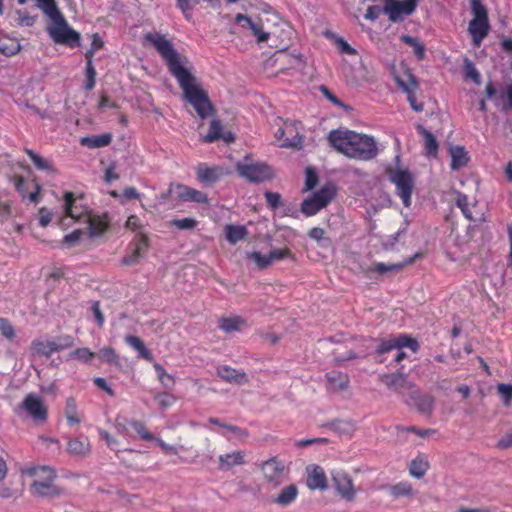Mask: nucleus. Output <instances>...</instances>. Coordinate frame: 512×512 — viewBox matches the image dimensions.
<instances>
[{
    "instance_id": "f257e3e1",
    "label": "nucleus",
    "mask_w": 512,
    "mask_h": 512,
    "mask_svg": "<svg viewBox=\"0 0 512 512\" xmlns=\"http://www.w3.org/2000/svg\"><path fill=\"white\" fill-rule=\"evenodd\" d=\"M144 39L149 42L165 62L169 73L176 79L183 95L201 119L214 113L208 92L193 74L189 59L174 48L173 43L161 33H147Z\"/></svg>"
},
{
    "instance_id": "f03ea898",
    "label": "nucleus",
    "mask_w": 512,
    "mask_h": 512,
    "mask_svg": "<svg viewBox=\"0 0 512 512\" xmlns=\"http://www.w3.org/2000/svg\"><path fill=\"white\" fill-rule=\"evenodd\" d=\"M328 141L335 150L352 159L369 161L378 154L373 137L348 129L330 131Z\"/></svg>"
},
{
    "instance_id": "7ed1b4c3",
    "label": "nucleus",
    "mask_w": 512,
    "mask_h": 512,
    "mask_svg": "<svg viewBox=\"0 0 512 512\" xmlns=\"http://www.w3.org/2000/svg\"><path fill=\"white\" fill-rule=\"evenodd\" d=\"M44 14L52 21L48 27V33L57 44L66 45L70 48H76L80 45V34L70 28L59 11L55 0H42Z\"/></svg>"
},
{
    "instance_id": "20e7f679",
    "label": "nucleus",
    "mask_w": 512,
    "mask_h": 512,
    "mask_svg": "<svg viewBox=\"0 0 512 512\" xmlns=\"http://www.w3.org/2000/svg\"><path fill=\"white\" fill-rule=\"evenodd\" d=\"M470 7L473 18L469 22L468 32L473 46L479 47L490 30L488 10L483 4V0H470Z\"/></svg>"
},
{
    "instance_id": "39448f33",
    "label": "nucleus",
    "mask_w": 512,
    "mask_h": 512,
    "mask_svg": "<svg viewBox=\"0 0 512 512\" xmlns=\"http://www.w3.org/2000/svg\"><path fill=\"white\" fill-rule=\"evenodd\" d=\"M385 173L391 183L396 186V194L405 207H410L414 189V179L407 169L387 167Z\"/></svg>"
},
{
    "instance_id": "423d86ee",
    "label": "nucleus",
    "mask_w": 512,
    "mask_h": 512,
    "mask_svg": "<svg viewBox=\"0 0 512 512\" xmlns=\"http://www.w3.org/2000/svg\"><path fill=\"white\" fill-rule=\"evenodd\" d=\"M336 196V187L333 183H327L318 191L301 203V212L307 216L316 215L321 209L325 208Z\"/></svg>"
},
{
    "instance_id": "0eeeda50",
    "label": "nucleus",
    "mask_w": 512,
    "mask_h": 512,
    "mask_svg": "<svg viewBox=\"0 0 512 512\" xmlns=\"http://www.w3.org/2000/svg\"><path fill=\"white\" fill-rule=\"evenodd\" d=\"M236 171L242 178L251 183H262L274 178L272 168L263 162H238Z\"/></svg>"
},
{
    "instance_id": "6e6552de",
    "label": "nucleus",
    "mask_w": 512,
    "mask_h": 512,
    "mask_svg": "<svg viewBox=\"0 0 512 512\" xmlns=\"http://www.w3.org/2000/svg\"><path fill=\"white\" fill-rule=\"evenodd\" d=\"M150 247L149 237L144 232L135 234L133 241L129 244L131 252L127 253L120 260L122 266H133L139 263L140 259L148 252Z\"/></svg>"
},
{
    "instance_id": "1a4fd4ad",
    "label": "nucleus",
    "mask_w": 512,
    "mask_h": 512,
    "mask_svg": "<svg viewBox=\"0 0 512 512\" xmlns=\"http://www.w3.org/2000/svg\"><path fill=\"white\" fill-rule=\"evenodd\" d=\"M274 136L281 142V147L301 149L303 146L304 136L298 132L296 122H284V126L280 127Z\"/></svg>"
},
{
    "instance_id": "9d476101",
    "label": "nucleus",
    "mask_w": 512,
    "mask_h": 512,
    "mask_svg": "<svg viewBox=\"0 0 512 512\" xmlns=\"http://www.w3.org/2000/svg\"><path fill=\"white\" fill-rule=\"evenodd\" d=\"M418 0H384L383 12L389 20L396 22L403 16L411 15L417 8Z\"/></svg>"
},
{
    "instance_id": "9b49d317",
    "label": "nucleus",
    "mask_w": 512,
    "mask_h": 512,
    "mask_svg": "<svg viewBox=\"0 0 512 512\" xmlns=\"http://www.w3.org/2000/svg\"><path fill=\"white\" fill-rule=\"evenodd\" d=\"M19 407L37 423H44L48 418V408L42 398L36 394L26 395Z\"/></svg>"
},
{
    "instance_id": "f8f14e48",
    "label": "nucleus",
    "mask_w": 512,
    "mask_h": 512,
    "mask_svg": "<svg viewBox=\"0 0 512 512\" xmlns=\"http://www.w3.org/2000/svg\"><path fill=\"white\" fill-rule=\"evenodd\" d=\"M197 180L205 186H213L230 174V171L219 165L209 166L206 163H199L195 167Z\"/></svg>"
},
{
    "instance_id": "ddd939ff",
    "label": "nucleus",
    "mask_w": 512,
    "mask_h": 512,
    "mask_svg": "<svg viewBox=\"0 0 512 512\" xmlns=\"http://www.w3.org/2000/svg\"><path fill=\"white\" fill-rule=\"evenodd\" d=\"M409 348L413 352H417L419 349V344L415 338H412L408 335L401 334L397 337H390L389 339L382 340L378 345L376 352L377 354H385L392 350H401L403 348Z\"/></svg>"
},
{
    "instance_id": "4468645a",
    "label": "nucleus",
    "mask_w": 512,
    "mask_h": 512,
    "mask_svg": "<svg viewBox=\"0 0 512 512\" xmlns=\"http://www.w3.org/2000/svg\"><path fill=\"white\" fill-rule=\"evenodd\" d=\"M64 213L67 217H70L74 220L81 221L85 219L89 210L88 207L77 204L78 201L83 200V195L80 194L78 197L75 196L73 192H65L64 193Z\"/></svg>"
},
{
    "instance_id": "2eb2a0df",
    "label": "nucleus",
    "mask_w": 512,
    "mask_h": 512,
    "mask_svg": "<svg viewBox=\"0 0 512 512\" xmlns=\"http://www.w3.org/2000/svg\"><path fill=\"white\" fill-rule=\"evenodd\" d=\"M260 469L266 480L283 478L287 475L288 467L278 457H271L260 465Z\"/></svg>"
},
{
    "instance_id": "dca6fc26",
    "label": "nucleus",
    "mask_w": 512,
    "mask_h": 512,
    "mask_svg": "<svg viewBox=\"0 0 512 512\" xmlns=\"http://www.w3.org/2000/svg\"><path fill=\"white\" fill-rule=\"evenodd\" d=\"M380 381L399 394L413 387V384L407 380V376L403 373L383 374L380 376Z\"/></svg>"
},
{
    "instance_id": "f3484780",
    "label": "nucleus",
    "mask_w": 512,
    "mask_h": 512,
    "mask_svg": "<svg viewBox=\"0 0 512 512\" xmlns=\"http://www.w3.org/2000/svg\"><path fill=\"white\" fill-rule=\"evenodd\" d=\"M177 198L184 202H195L201 204L208 203V196L195 188L187 186L185 184L176 185Z\"/></svg>"
},
{
    "instance_id": "a211bd4d",
    "label": "nucleus",
    "mask_w": 512,
    "mask_h": 512,
    "mask_svg": "<svg viewBox=\"0 0 512 512\" xmlns=\"http://www.w3.org/2000/svg\"><path fill=\"white\" fill-rule=\"evenodd\" d=\"M29 491L33 496L42 498H54L63 493V489L54 482H32Z\"/></svg>"
},
{
    "instance_id": "6ab92c4d",
    "label": "nucleus",
    "mask_w": 512,
    "mask_h": 512,
    "mask_svg": "<svg viewBox=\"0 0 512 512\" xmlns=\"http://www.w3.org/2000/svg\"><path fill=\"white\" fill-rule=\"evenodd\" d=\"M410 401L416 409L426 415H431L434 409L435 399L430 394H423L420 391H412L410 393Z\"/></svg>"
},
{
    "instance_id": "aec40b11",
    "label": "nucleus",
    "mask_w": 512,
    "mask_h": 512,
    "mask_svg": "<svg viewBox=\"0 0 512 512\" xmlns=\"http://www.w3.org/2000/svg\"><path fill=\"white\" fill-rule=\"evenodd\" d=\"M246 453L242 450L233 451L219 456L218 468L223 471L245 464Z\"/></svg>"
},
{
    "instance_id": "412c9836",
    "label": "nucleus",
    "mask_w": 512,
    "mask_h": 512,
    "mask_svg": "<svg viewBox=\"0 0 512 512\" xmlns=\"http://www.w3.org/2000/svg\"><path fill=\"white\" fill-rule=\"evenodd\" d=\"M217 375L228 383L246 384L249 382L245 372L238 371L228 365L219 366L217 368Z\"/></svg>"
},
{
    "instance_id": "4be33fe9",
    "label": "nucleus",
    "mask_w": 512,
    "mask_h": 512,
    "mask_svg": "<svg viewBox=\"0 0 512 512\" xmlns=\"http://www.w3.org/2000/svg\"><path fill=\"white\" fill-rule=\"evenodd\" d=\"M88 223L89 233L91 236H100L109 228V218L107 214L90 215L85 218Z\"/></svg>"
},
{
    "instance_id": "5701e85b",
    "label": "nucleus",
    "mask_w": 512,
    "mask_h": 512,
    "mask_svg": "<svg viewBox=\"0 0 512 512\" xmlns=\"http://www.w3.org/2000/svg\"><path fill=\"white\" fill-rule=\"evenodd\" d=\"M23 477L38 478V480H54L55 471L49 466H25L21 468Z\"/></svg>"
},
{
    "instance_id": "b1692460",
    "label": "nucleus",
    "mask_w": 512,
    "mask_h": 512,
    "mask_svg": "<svg viewBox=\"0 0 512 512\" xmlns=\"http://www.w3.org/2000/svg\"><path fill=\"white\" fill-rule=\"evenodd\" d=\"M247 326V322L241 316L222 317L218 321V327L225 333L240 331Z\"/></svg>"
},
{
    "instance_id": "393cba45",
    "label": "nucleus",
    "mask_w": 512,
    "mask_h": 512,
    "mask_svg": "<svg viewBox=\"0 0 512 512\" xmlns=\"http://www.w3.org/2000/svg\"><path fill=\"white\" fill-rule=\"evenodd\" d=\"M328 388L332 391H342L347 389L349 385V377L342 372H330L325 375Z\"/></svg>"
},
{
    "instance_id": "a878e982",
    "label": "nucleus",
    "mask_w": 512,
    "mask_h": 512,
    "mask_svg": "<svg viewBox=\"0 0 512 512\" xmlns=\"http://www.w3.org/2000/svg\"><path fill=\"white\" fill-rule=\"evenodd\" d=\"M225 236L231 245H235L247 238L248 230L244 225L228 224L225 226Z\"/></svg>"
},
{
    "instance_id": "bb28decb",
    "label": "nucleus",
    "mask_w": 512,
    "mask_h": 512,
    "mask_svg": "<svg viewBox=\"0 0 512 512\" xmlns=\"http://www.w3.org/2000/svg\"><path fill=\"white\" fill-rule=\"evenodd\" d=\"M24 151L28 155V157L30 158V160L32 161L33 165L35 166V168L37 170L45 171L50 174L56 173V169L54 168L51 161L41 157L40 155L35 153L32 149L25 148Z\"/></svg>"
},
{
    "instance_id": "cd10ccee",
    "label": "nucleus",
    "mask_w": 512,
    "mask_h": 512,
    "mask_svg": "<svg viewBox=\"0 0 512 512\" xmlns=\"http://www.w3.org/2000/svg\"><path fill=\"white\" fill-rule=\"evenodd\" d=\"M113 136L111 133H103L91 137H84L81 139V144L91 149L102 148L110 145Z\"/></svg>"
},
{
    "instance_id": "c85d7f7f",
    "label": "nucleus",
    "mask_w": 512,
    "mask_h": 512,
    "mask_svg": "<svg viewBox=\"0 0 512 512\" xmlns=\"http://www.w3.org/2000/svg\"><path fill=\"white\" fill-rule=\"evenodd\" d=\"M420 254H415L413 257L407 258L405 261L396 264H385L382 262L376 263L371 270L378 274H385L387 272L398 271L406 265L412 264L416 258L420 257Z\"/></svg>"
},
{
    "instance_id": "c756f323",
    "label": "nucleus",
    "mask_w": 512,
    "mask_h": 512,
    "mask_svg": "<svg viewBox=\"0 0 512 512\" xmlns=\"http://www.w3.org/2000/svg\"><path fill=\"white\" fill-rule=\"evenodd\" d=\"M21 50L20 42L17 38L10 36L0 37V53L11 57L16 55Z\"/></svg>"
},
{
    "instance_id": "7c9ffc66",
    "label": "nucleus",
    "mask_w": 512,
    "mask_h": 512,
    "mask_svg": "<svg viewBox=\"0 0 512 512\" xmlns=\"http://www.w3.org/2000/svg\"><path fill=\"white\" fill-rule=\"evenodd\" d=\"M451 169L459 170L464 167L468 161V153L463 146H455L450 149Z\"/></svg>"
},
{
    "instance_id": "2f4dec72",
    "label": "nucleus",
    "mask_w": 512,
    "mask_h": 512,
    "mask_svg": "<svg viewBox=\"0 0 512 512\" xmlns=\"http://www.w3.org/2000/svg\"><path fill=\"white\" fill-rule=\"evenodd\" d=\"M125 342L134 350H136L139 353V356L146 361H153V355L148 350L144 344V342L138 337L134 335H127L125 337Z\"/></svg>"
},
{
    "instance_id": "473e14b6",
    "label": "nucleus",
    "mask_w": 512,
    "mask_h": 512,
    "mask_svg": "<svg viewBox=\"0 0 512 512\" xmlns=\"http://www.w3.org/2000/svg\"><path fill=\"white\" fill-rule=\"evenodd\" d=\"M298 495V489L294 484L285 487L279 495L273 498V502L280 506H288L293 503Z\"/></svg>"
},
{
    "instance_id": "72a5a7b5",
    "label": "nucleus",
    "mask_w": 512,
    "mask_h": 512,
    "mask_svg": "<svg viewBox=\"0 0 512 512\" xmlns=\"http://www.w3.org/2000/svg\"><path fill=\"white\" fill-rule=\"evenodd\" d=\"M417 131L424 138V148L427 155H436L438 152V142L435 136L422 125L417 126Z\"/></svg>"
},
{
    "instance_id": "f704fd0d",
    "label": "nucleus",
    "mask_w": 512,
    "mask_h": 512,
    "mask_svg": "<svg viewBox=\"0 0 512 512\" xmlns=\"http://www.w3.org/2000/svg\"><path fill=\"white\" fill-rule=\"evenodd\" d=\"M429 468V463L425 456H417L409 464V472L412 477L421 478Z\"/></svg>"
},
{
    "instance_id": "c9c22d12",
    "label": "nucleus",
    "mask_w": 512,
    "mask_h": 512,
    "mask_svg": "<svg viewBox=\"0 0 512 512\" xmlns=\"http://www.w3.org/2000/svg\"><path fill=\"white\" fill-rule=\"evenodd\" d=\"M32 350L34 353L46 357H50L53 353L57 352L55 341H40L36 340L32 342Z\"/></svg>"
},
{
    "instance_id": "e433bc0d",
    "label": "nucleus",
    "mask_w": 512,
    "mask_h": 512,
    "mask_svg": "<svg viewBox=\"0 0 512 512\" xmlns=\"http://www.w3.org/2000/svg\"><path fill=\"white\" fill-rule=\"evenodd\" d=\"M67 450L73 455L85 456L90 452V445L87 440L74 438L68 441Z\"/></svg>"
},
{
    "instance_id": "4c0bfd02",
    "label": "nucleus",
    "mask_w": 512,
    "mask_h": 512,
    "mask_svg": "<svg viewBox=\"0 0 512 512\" xmlns=\"http://www.w3.org/2000/svg\"><path fill=\"white\" fill-rule=\"evenodd\" d=\"M65 416L70 426L81 423V417L78 414L77 404L73 397L66 399Z\"/></svg>"
},
{
    "instance_id": "58836bf2",
    "label": "nucleus",
    "mask_w": 512,
    "mask_h": 512,
    "mask_svg": "<svg viewBox=\"0 0 512 512\" xmlns=\"http://www.w3.org/2000/svg\"><path fill=\"white\" fill-rule=\"evenodd\" d=\"M400 40L404 44L413 48L414 54L418 60H423L425 58V46L418 38L410 35H402Z\"/></svg>"
},
{
    "instance_id": "ea45409f",
    "label": "nucleus",
    "mask_w": 512,
    "mask_h": 512,
    "mask_svg": "<svg viewBox=\"0 0 512 512\" xmlns=\"http://www.w3.org/2000/svg\"><path fill=\"white\" fill-rule=\"evenodd\" d=\"M98 358L110 365L121 366L120 357L112 347H103L97 353Z\"/></svg>"
},
{
    "instance_id": "a19ab883",
    "label": "nucleus",
    "mask_w": 512,
    "mask_h": 512,
    "mask_svg": "<svg viewBox=\"0 0 512 512\" xmlns=\"http://www.w3.org/2000/svg\"><path fill=\"white\" fill-rule=\"evenodd\" d=\"M397 85L407 94L410 92H415V90L418 88V83L416 81V78L410 73L406 72L404 74V77L397 76L395 78Z\"/></svg>"
},
{
    "instance_id": "79ce46f5",
    "label": "nucleus",
    "mask_w": 512,
    "mask_h": 512,
    "mask_svg": "<svg viewBox=\"0 0 512 512\" xmlns=\"http://www.w3.org/2000/svg\"><path fill=\"white\" fill-rule=\"evenodd\" d=\"M129 425L134 429L138 436L145 441H154V435L148 431L145 423L140 420H130Z\"/></svg>"
},
{
    "instance_id": "37998d69",
    "label": "nucleus",
    "mask_w": 512,
    "mask_h": 512,
    "mask_svg": "<svg viewBox=\"0 0 512 512\" xmlns=\"http://www.w3.org/2000/svg\"><path fill=\"white\" fill-rule=\"evenodd\" d=\"M336 489L347 501H352L355 497L356 490L353 487V482H336Z\"/></svg>"
},
{
    "instance_id": "c03bdc74",
    "label": "nucleus",
    "mask_w": 512,
    "mask_h": 512,
    "mask_svg": "<svg viewBox=\"0 0 512 512\" xmlns=\"http://www.w3.org/2000/svg\"><path fill=\"white\" fill-rule=\"evenodd\" d=\"M222 125L219 120H212L210 123L209 131L204 136L203 141L206 143H212L218 140L221 136Z\"/></svg>"
},
{
    "instance_id": "a18cd8bd",
    "label": "nucleus",
    "mask_w": 512,
    "mask_h": 512,
    "mask_svg": "<svg viewBox=\"0 0 512 512\" xmlns=\"http://www.w3.org/2000/svg\"><path fill=\"white\" fill-rule=\"evenodd\" d=\"M464 74L466 78L471 79L475 84L481 83V76L475 65L468 58L464 60Z\"/></svg>"
},
{
    "instance_id": "49530a36",
    "label": "nucleus",
    "mask_w": 512,
    "mask_h": 512,
    "mask_svg": "<svg viewBox=\"0 0 512 512\" xmlns=\"http://www.w3.org/2000/svg\"><path fill=\"white\" fill-rule=\"evenodd\" d=\"M456 205L460 208L461 212L468 220H474L471 209L469 207L467 195L457 192Z\"/></svg>"
},
{
    "instance_id": "de8ad7c7",
    "label": "nucleus",
    "mask_w": 512,
    "mask_h": 512,
    "mask_svg": "<svg viewBox=\"0 0 512 512\" xmlns=\"http://www.w3.org/2000/svg\"><path fill=\"white\" fill-rule=\"evenodd\" d=\"M96 354L89 348H77L69 354L70 358H76L84 363H89Z\"/></svg>"
},
{
    "instance_id": "09e8293b",
    "label": "nucleus",
    "mask_w": 512,
    "mask_h": 512,
    "mask_svg": "<svg viewBox=\"0 0 512 512\" xmlns=\"http://www.w3.org/2000/svg\"><path fill=\"white\" fill-rule=\"evenodd\" d=\"M307 480H326L324 469L316 464H311L306 467Z\"/></svg>"
},
{
    "instance_id": "8fccbe9b",
    "label": "nucleus",
    "mask_w": 512,
    "mask_h": 512,
    "mask_svg": "<svg viewBox=\"0 0 512 512\" xmlns=\"http://www.w3.org/2000/svg\"><path fill=\"white\" fill-rule=\"evenodd\" d=\"M86 81L84 85V89L86 91H91L96 84V69L93 64L86 63L85 67Z\"/></svg>"
},
{
    "instance_id": "3c124183",
    "label": "nucleus",
    "mask_w": 512,
    "mask_h": 512,
    "mask_svg": "<svg viewBox=\"0 0 512 512\" xmlns=\"http://www.w3.org/2000/svg\"><path fill=\"white\" fill-rule=\"evenodd\" d=\"M155 400L157 401L160 409L165 410L171 407L175 402L176 398L174 395L168 392H162L155 395Z\"/></svg>"
},
{
    "instance_id": "603ef678",
    "label": "nucleus",
    "mask_w": 512,
    "mask_h": 512,
    "mask_svg": "<svg viewBox=\"0 0 512 512\" xmlns=\"http://www.w3.org/2000/svg\"><path fill=\"white\" fill-rule=\"evenodd\" d=\"M248 258L253 260L259 269H265L272 264L269 254L263 255L260 252L254 251L248 254Z\"/></svg>"
},
{
    "instance_id": "864d4df0",
    "label": "nucleus",
    "mask_w": 512,
    "mask_h": 512,
    "mask_svg": "<svg viewBox=\"0 0 512 512\" xmlns=\"http://www.w3.org/2000/svg\"><path fill=\"white\" fill-rule=\"evenodd\" d=\"M390 491L394 497L407 496L412 492V487L408 482H399L391 486Z\"/></svg>"
},
{
    "instance_id": "5fc2aeb1",
    "label": "nucleus",
    "mask_w": 512,
    "mask_h": 512,
    "mask_svg": "<svg viewBox=\"0 0 512 512\" xmlns=\"http://www.w3.org/2000/svg\"><path fill=\"white\" fill-rule=\"evenodd\" d=\"M249 29L251 30L253 36L256 37L258 43L266 42L270 38V33L263 30L262 24L260 22H254Z\"/></svg>"
},
{
    "instance_id": "6e6d98bb",
    "label": "nucleus",
    "mask_w": 512,
    "mask_h": 512,
    "mask_svg": "<svg viewBox=\"0 0 512 512\" xmlns=\"http://www.w3.org/2000/svg\"><path fill=\"white\" fill-rule=\"evenodd\" d=\"M269 258H270L271 262L273 263L275 261H280L285 258L294 259V256L292 254V251L289 248L285 247L282 249L271 250L269 253Z\"/></svg>"
},
{
    "instance_id": "4d7b16f0",
    "label": "nucleus",
    "mask_w": 512,
    "mask_h": 512,
    "mask_svg": "<svg viewBox=\"0 0 512 512\" xmlns=\"http://www.w3.org/2000/svg\"><path fill=\"white\" fill-rule=\"evenodd\" d=\"M0 332L3 337L8 340H13L15 337V330L10 321L6 318L0 317Z\"/></svg>"
},
{
    "instance_id": "13d9d810",
    "label": "nucleus",
    "mask_w": 512,
    "mask_h": 512,
    "mask_svg": "<svg viewBox=\"0 0 512 512\" xmlns=\"http://www.w3.org/2000/svg\"><path fill=\"white\" fill-rule=\"evenodd\" d=\"M334 38L335 44L340 53L347 55H355L357 53V51L353 47H351V45L342 37L335 36Z\"/></svg>"
},
{
    "instance_id": "bf43d9fd",
    "label": "nucleus",
    "mask_w": 512,
    "mask_h": 512,
    "mask_svg": "<svg viewBox=\"0 0 512 512\" xmlns=\"http://www.w3.org/2000/svg\"><path fill=\"white\" fill-rule=\"evenodd\" d=\"M264 196L270 208L277 209L282 206L281 195L278 192L267 191Z\"/></svg>"
},
{
    "instance_id": "052dcab7",
    "label": "nucleus",
    "mask_w": 512,
    "mask_h": 512,
    "mask_svg": "<svg viewBox=\"0 0 512 512\" xmlns=\"http://www.w3.org/2000/svg\"><path fill=\"white\" fill-rule=\"evenodd\" d=\"M125 227L137 234L142 232L143 223L137 215H130L126 220Z\"/></svg>"
},
{
    "instance_id": "680f3d73",
    "label": "nucleus",
    "mask_w": 512,
    "mask_h": 512,
    "mask_svg": "<svg viewBox=\"0 0 512 512\" xmlns=\"http://www.w3.org/2000/svg\"><path fill=\"white\" fill-rule=\"evenodd\" d=\"M54 341L56 344L57 352L70 348L74 345V339L70 335L59 336Z\"/></svg>"
},
{
    "instance_id": "e2e57ef3",
    "label": "nucleus",
    "mask_w": 512,
    "mask_h": 512,
    "mask_svg": "<svg viewBox=\"0 0 512 512\" xmlns=\"http://www.w3.org/2000/svg\"><path fill=\"white\" fill-rule=\"evenodd\" d=\"M497 390L498 393L503 398L504 404L508 406L512 401V385L499 384Z\"/></svg>"
},
{
    "instance_id": "0e129e2a",
    "label": "nucleus",
    "mask_w": 512,
    "mask_h": 512,
    "mask_svg": "<svg viewBox=\"0 0 512 512\" xmlns=\"http://www.w3.org/2000/svg\"><path fill=\"white\" fill-rule=\"evenodd\" d=\"M17 15H18V19H17L18 25L27 26V27H31L34 25L35 17L29 15L27 11L18 10Z\"/></svg>"
},
{
    "instance_id": "69168bd1",
    "label": "nucleus",
    "mask_w": 512,
    "mask_h": 512,
    "mask_svg": "<svg viewBox=\"0 0 512 512\" xmlns=\"http://www.w3.org/2000/svg\"><path fill=\"white\" fill-rule=\"evenodd\" d=\"M172 224L178 229L189 230L195 228L197 222L193 218L175 219Z\"/></svg>"
},
{
    "instance_id": "338daca9",
    "label": "nucleus",
    "mask_w": 512,
    "mask_h": 512,
    "mask_svg": "<svg viewBox=\"0 0 512 512\" xmlns=\"http://www.w3.org/2000/svg\"><path fill=\"white\" fill-rule=\"evenodd\" d=\"M39 225L46 227L50 224L53 218V213L46 207H41L38 211Z\"/></svg>"
},
{
    "instance_id": "774afa93",
    "label": "nucleus",
    "mask_w": 512,
    "mask_h": 512,
    "mask_svg": "<svg viewBox=\"0 0 512 512\" xmlns=\"http://www.w3.org/2000/svg\"><path fill=\"white\" fill-rule=\"evenodd\" d=\"M317 183H318L317 173L314 171L313 168L308 167L306 169V181H305L306 190H312L316 186Z\"/></svg>"
}]
</instances>
